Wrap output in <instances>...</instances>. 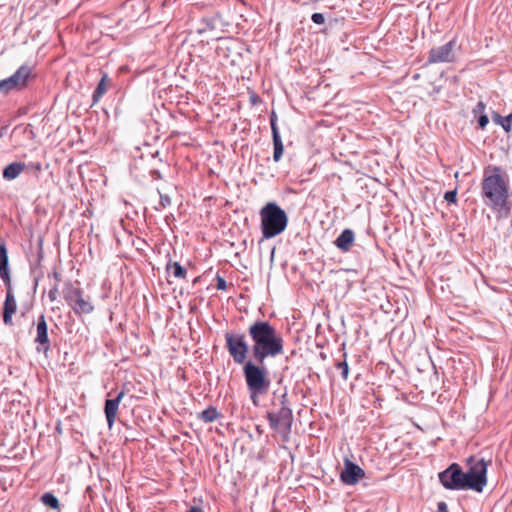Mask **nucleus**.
<instances>
[{
    "label": "nucleus",
    "mask_w": 512,
    "mask_h": 512,
    "mask_svg": "<svg viewBox=\"0 0 512 512\" xmlns=\"http://www.w3.org/2000/svg\"><path fill=\"white\" fill-rule=\"evenodd\" d=\"M483 203L500 216H508L511 210L509 178L499 166L489 165L483 171L481 182Z\"/></svg>",
    "instance_id": "nucleus-1"
},
{
    "label": "nucleus",
    "mask_w": 512,
    "mask_h": 512,
    "mask_svg": "<svg viewBox=\"0 0 512 512\" xmlns=\"http://www.w3.org/2000/svg\"><path fill=\"white\" fill-rule=\"evenodd\" d=\"M253 342L252 353L255 361L263 364L268 357L283 353L284 340L279 331L268 321L257 320L248 329Z\"/></svg>",
    "instance_id": "nucleus-2"
},
{
    "label": "nucleus",
    "mask_w": 512,
    "mask_h": 512,
    "mask_svg": "<svg viewBox=\"0 0 512 512\" xmlns=\"http://www.w3.org/2000/svg\"><path fill=\"white\" fill-rule=\"evenodd\" d=\"M261 232L264 239L274 238L285 231L288 225L286 212L275 202L266 203L259 212Z\"/></svg>",
    "instance_id": "nucleus-3"
},
{
    "label": "nucleus",
    "mask_w": 512,
    "mask_h": 512,
    "mask_svg": "<svg viewBox=\"0 0 512 512\" xmlns=\"http://www.w3.org/2000/svg\"><path fill=\"white\" fill-rule=\"evenodd\" d=\"M262 365L247 361L243 367L247 387L253 398L265 394L270 386L267 371Z\"/></svg>",
    "instance_id": "nucleus-4"
},
{
    "label": "nucleus",
    "mask_w": 512,
    "mask_h": 512,
    "mask_svg": "<svg viewBox=\"0 0 512 512\" xmlns=\"http://www.w3.org/2000/svg\"><path fill=\"white\" fill-rule=\"evenodd\" d=\"M64 298L77 315L90 314L94 310L90 297L85 296L80 288L71 284H68L64 289Z\"/></svg>",
    "instance_id": "nucleus-5"
},
{
    "label": "nucleus",
    "mask_w": 512,
    "mask_h": 512,
    "mask_svg": "<svg viewBox=\"0 0 512 512\" xmlns=\"http://www.w3.org/2000/svg\"><path fill=\"white\" fill-rule=\"evenodd\" d=\"M462 477L463 471L456 463L451 464L446 470L439 473L441 484L449 490H464Z\"/></svg>",
    "instance_id": "nucleus-6"
},
{
    "label": "nucleus",
    "mask_w": 512,
    "mask_h": 512,
    "mask_svg": "<svg viewBox=\"0 0 512 512\" xmlns=\"http://www.w3.org/2000/svg\"><path fill=\"white\" fill-rule=\"evenodd\" d=\"M456 47V39L453 38L442 46L433 47L429 51L428 63H451L455 61L454 49Z\"/></svg>",
    "instance_id": "nucleus-7"
},
{
    "label": "nucleus",
    "mask_w": 512,
    "mask_h": 512,
    "mask_svg": "<svg viewBox=\"0 0 512 512\" xmlns=\"http://www.w3.org/2000/svg\"><path fill=\"white\" fill-rule=\"evenodd\" d=\"M470 468L468 470L474 476L472 487L474 491L482 492L487 484V462L484 459L476 460L474 457H470L468 460Z\"/></svg>",
    "instance_id": "nucleus-8"
},
{
    "label": "nucleus",
    "mask_w": 512,
    "mask_h": 512,
    "mask_svg": "<svg viewBox=\"0 0 512 512\" xmlns=\"http://www.w3.org/2000/svg\"><path fill=\"white\" fill-rule=\"evenodd\" d=\"M226 343L228 350L233 357L234 361L238 364H243L246 360L248 346L244 341L243 336L228 337L226 336Z\"/></svg>",
    "instance_id": "nucleus-9"
},
{
    "label": "nucleus",
    "mask_w": 512,
    "mask_h": 512,
    "mask_svg": "<svg viewBox=\"0 0 512 512\" xmlns=\"http://www.w3.org/2000/svg\"><path fill=\"white\" fill-rule=\"evenodd\" d=\"M365 476V472L357 464L345 459L344 469L340 473V480L346 485H355Z\"/></svg>",
    "instance_id": "nucleus-10"
},
{
    "label": "nucleus",
    "mask_w": 512,
    "mask_h": 512,
    "mask_svg": "<svg viewBox=\"0 0 512 512\" xmlns=\"http://www.w3.org/2000/svg\"><path fill=\"white\" fill-rule=\"evenodd\" d=\"M35 342L42 347L43 351H47L50 347L47 322L43 314L37 320Z\"/></svg>",
    "instance_id": "nucleus-11"
},
{
    "label": "nucleus",
    "mask_w": 512,
    "mask_h": 512,
    "mask_svg": "<svg viewBox=\"0 0 512 512\" xmlns=\"http://www.w3.org/2000/svg\"><path fill=\"white\" fill-rule=\"evenodd\" d=\"M17 303L15 297L10 289V285L8 284V290L6 293V298L3 307V322L5 325L11 326L13 325L12 317L16 313Z\"/></svg>",
    "instance_id": "nucleus-12"
},
{
    "label": "nucleus",
    "mask_w": 512,
    "mask_h": 512,
    "mask_svg": "<svg viewBox=\"0 0 512 512\" xmlns=\"http://www.w3.org/2000/svg\"><path fill=\"white\" fill-rule=\"evenodd\" d=\"M271 428L286 437L291 431L293 418H265Z\"/></svg>",
    "instance_id": "nucleus-13"
},
{
    "label": "nucleus",
    "mask_w": 512,
    "mask_h": 512,
    "mask_svg": "<svg viewBox=\"0 0 512 512\" xmlns=\"http://www.w3.org/2000/svg\"><path fill=\"white\" fill-rule=\"evenodd\" d=\"M353 242H354V232L351 229H345L336 238L334 243L339 250H341L343 252H348L350 250Z\"/></svg>",
    "instance_id": "nucleus-14"
},
{
    "label": "nucleus",
    "mask_w": 512,
    "mask_h": 512,
    "mask_svg": "<svg viewBox=\"0 0 512 512\" xmlns=\"http://www.w3.org/2000/svg\"><path fill=\"white\" fill-rule=\"evenodd\" d=\"M30 74L31 69L28 66H21L11 77H9L12 87L21 88L25 86Z\"/></svg>",
    "instance_id": "nucleus-15"
},
{
    "label": "nucleus",
    "mask_w": 512,
    "mask_h": 512,
    "mask_svg": "<svg viewBox=\"0 0 512 512\" xmlns=\"http://www.w3.org/2000/svg\"><path fill=\"white\" fill-rule=\"evenodd\" d=\"M0 277L3 279L4 282L9 284L10 276L8 269V255L4 243L0 244Z\"/></svg>",
    "instance_id": "nucleus-16"
},
{
    "label": "nucleus",
    "mask_w": 512,
    "mask_h": 512,
    "mask_svg": "<svg viewBox=\"0 0 512 512\" xmlns=\"http://www.w3.org/2000/svg\"><path fill=\"white\" fill-rule=\"evenodd\" d=\"M26 168V165L22 162H13L5 167L3 171V178L6 180H14L17 178Z\"/></svg>",
    "instance_id": "nucleus-17"
},
{
    "label": "nucleus",
    "mask_w": 512,
    "mask_h": 512,
    "mask_svg": "<svg viewBox=\"0 0 512 512\" xmlns=\"http://www.w3.org/2000/svg\"><path fill=\"white\" fill-rule=\"evenodd\" d=\"M492 120L495 124L500 125L505 132L509 133L512 129V113L507 116H501L497 112L492 113Z\"/></svg>",
    "instance_id": "nucleus-18"
},
{
    "label": "nucleus",
    "mask_w": 512,
    "mask_h": 512,
    "mask_svg": "<svg viewBox=\"0 0 512 512\" xmlns=\"http://www.w3.org/2000/svg\"><path fill=\"white\" fill-rule=\"evenodd\" d=\"M109 78L107 74H103L100 82L98 83L94 93H93V103H97L100 98L106 93L109 86Z\"/></svg>",
    "instance_id": "nucleus-19"
},
{
    "label": "nucleus",
    "mask_w": 512,
    "mask_h": 512,
    "mask_svg": "<svg viewBox=\"0 0 512 512\" xmlns=\"http://www.w3.org/2000/svg\"><path fill=\"white\" fill-rule=\"evenodd\" d=\"M124 396L123 392H120L115 398L108 399L105 404V416H115L119 403Z\"/></svg>",
    "instance_id": "nucleus-20"
},
{
    "label": "nucleus",
    "mask_w": 512,
    "mask_h": 512,
    "mask_svg": "<svg viewBox=\"0 0 512 512\" xmlns=\"http://www.w3.org/2000/svg\"><path fill=\"white\" fill-rule=\"evenodd\" d=\"M273 145H274L273 159L275 162H278L281 159V157L283 155V151H284V146H283L279 132L274 133Z\"/></svg>",
    "instance_id": "nucleus-21"
},
{
    "label": "nucleus",
    "mask_w": 512,
    "mask_h": 512,
    "mask_svg": "<svg viewBox=\"0 0 512 512\" xmlns=\"http://www.w3.org/2000/svg\"><path fill=\"white\" fill-rule=\"evenodd\" d=\"M166 270L169 275L175 278H184L186 276V270L178 262H169Z\"/></svg>",
    "instance_id": "nucleus-22"
},
{
    "label": "nucleus",
    "mask_w": 512,
    "mask_h": 512,
    "mask_svg": "<svg viewBox=\"0 0 512 512\" xmlns=\"http://www.w3.org/2000/svg\"><path fill=\"white\" fill-rule=\"evenodd\" d=\"M41 501L44 505L52 509L59 508V501L52 493H44L41 497Z\"/></svg>",
    "instance_id": "nucleus-23"
},
{
    "label": "nucleus",
    "mask_w": 512,
    "mask_h": 512,
    "mask_svg": "<svg viewBox=\"0 0 512 512\" xmlns=\"http://www.w3.org/2000/svg\"><path fill=\"white\" fill-rule=\"evenodd\" d=\"M347 354L344 353V360L336 364V368L340 371L343 380H347L349 374V366L346 361Z\"/></svg>",
    "instance_id": "nucleus-24"
},
{
    "label": "nucleus",
    "mask_w": 512,
    "mask_h": 512,
    "mask_svg": "<svg viewBox=\"0 0 512 512\" xmlns=\"http://www.w3.org/2000/svg\"><path fill=\"white\" fill-rule=\"evenodd\" d=\"M462 479H463L462 482L464 484L463 485L464 486V490H468V489L474 490V487H472V483L474 481H476V480L474 479V476L471 473H469L468 471L467 472H463Z\"/></svg>",
    "instance_id": "nucleus-25"
},
{
    "label": "nucleus",
    "mask_w": 512,
    "mask_h": 512,
    "mask_svg": "<svg viewBox=\"0 0 512 512\" xmlns=\"http://www.w3.org/2000/svg\"><path fill=\"white\" fill-rule=\"evenodd\" d=\"M444 199L448 203H456L457 202V191L456 190L447 191L444 194Z\"/></svg>",
    "instance_id": "nucleus-26"
},
{
    "label": "nucleus",
    "mask_w": 512,
    "mask_h": 512,
    "mask_svg": "<svg viewBox=\"0 0 512 512\" xmlns=\"http://www.w3.org/2000/svg\"><path fill=\"white\" fill-rule=\"evenodd\" d=\"M313 23L322 25L325 23V17L322 13H313L311 16Z\"/></svg>",
    "instance_id": "nucleus-27"
},
{
    "label": "nucleus",
    "mask_w": 512,
    "mask_h": 512,
    "mask_svg": "<svg viewBox=\"0 0 512 512\" xmlns=\"http://www.w3.org/2000/svg\"><path fill=\"white\" fill-rule=\"evenodd\" d=\"M489 123V118L486 114H482L478 118V126L481 130H484Z\"/></svg>",
    "instance_id": "nucleus-28"
},
{
    "label": "nucleus",
    "mask_w": 512,
    "mask_h": 512,
    "mask_svg": "<svg viewBox=\"0 0 512 512\" xmlns=\"http://www.w3.org/2000/svg\"><path fill=\"white\" fill-rule=\"evenodd\" d=\"M11 89H13L11 83H10V80L9 78L5 79V80H2L0 81V91H3V92H8L10 91Z\"/></svg>",
    "instance_id": "nucleus-29"
},
{
    "label": "nucleus",
    "mask_w": 512,
    "mask_h": 512,
    "mask_svg": "<svg viewBox=\"0 0 512 512\" xmlns=\"http://www.w3.org/2000/svg\"><path fill=\"white\" fill-rule=\"evenodd\" d=\"M160 207L161 208H166L167 206H169L171 204V199L168 195H164V194H161L160 193Z\"/></svg>",
    "instance_id": "nucleus-30"
},
{
    "label": "nucleus",
    "mask_w": 512,
    "mask_h": 512,
    "mask_svg": "<svg viewBox=\"0 0 512 512\" xmlns=\"http://www.w3.org/2000/svg\"><path fill=\"white\" fill-rule=\"evenodd\" d=\"M485 108H486L485 103H484V102H482V101H479V102L476 104V106L474 107V109H473V113H474L475 115H476V114H480V115H482V114H484V110H485Z\"/></svg>",
    "instance_id": "nucleus-31"
},
{
    "label": "nucleus",
    "mask_w": 512,
    "mask_h": 512,
    "mask_svg": "<svg viewBox=\"0 0 512 512\" xmlns=\"http://www.w3.org/2000/svg\"><path fill=\"white\" fill-rule=\"evenodd\" d=\"M200 416L207 417V416H217V415H216L215 409L213 407H210V408H207L204 411H202Z\"/></svg>",
    "instance_id": "nucleus-32"
},
{
    "label": "nucleus",
    "mask_w": 512,
    "mask_h": 512,
    "mask_svg": "<svg viewBox=\"0 0 512 512\" xmlns=\"http://www.w3.org/2000/svg\"><path fill=\"white\" fill-rule=\"evenodd\" d=\"M436 512H449L448 511V506L446 504V502L444 501H440L437 503V511Z\"/></svg>",
    "instance_id": "nucleus-33"
},
{
    "label": "nucleus",
    "mask_w": 512,
    "mask_h": 512,
    "mask_svg": "<svg viewBox=\"0 0 512 512\" xmlns=\"http://www.w3.org/2000/svg\"><path fill=\"white\" fill-rule=\"evenodd\" d=\"M273 116H274V114L271 116L270 125H271V130H272V137L274 138V133L279 132V131H278V127H277L276 121Z\"/></svg>",
    "instance_id": "nucleus-34"
},
{
    "label": "nucleus",
    "mask_w": 512,
    "mask_h": 512,
    "mask_svg": "<svg viewBox=\"0 0 512 512\" xmlns=\"http://www.w3.org/2000/svg\"><path fill=\"white\" fill-rule=\"evenodd\" d=\"M115 420H119V422L122 423L125 426L127 425L125 422L122 421V418H106L107 424H108L110 429L112 428V425H113Z\"/></svg>",
    "instance_id": "nucleus-35"
},
{
    "label": "nucleus",
    "mask_w": 512,
    "mask_h": 512,
    "mask_svg": "<svg viewBox=\"0 0 512 512\" xmlns=\"http://www.w3.org/2000/svg\"><path fill=\"white\" fill-rule=\"evenodd\" d=\"M56 294H57V287H54L53 289H51L48 292V297H49L50 301H55L56 300Z\"/></svg>",
    "instance_id": "nucleus-36"
},
{
    "label": "nucleus",
    "mask_w": 512,
    "mask_h": 512,
    "mask_svg": "<svg viewBox=\"0 0 512 512\" xmlns=\"http://www.w3.org/2000/svg\"><path fill=\"white\" fill-rule=\"evenodd\" d=\"M217 288L224 290V278L219 275L217 276Z\"/></svg>",
    "instance_id": "nucleus-37"
},
{
    "label": "nucleus",
    "mask_w": 512,
    "mask_h": 512,
    "mask_svg": "<svg viewBox=\"0 0 512 512\" xmlns=\"http://www.w3.org/2000/svg\"><path fill=\"white\" fill-rule=\"evenodd\" d=\"M279 416H283V417L292 416V411L288 408H282Z\"/></svg>",
    "instance_id": "nucleus-38"
},
{
    "label": "nucleus",
    "mask_w": 512,
    "mask_h": 512,
    "mask_svg": "<svg viewBox=\"0 0 512 512\" xmlns=\"http://www.w3.org/2000/svg\"><path fill=\"white\" fill-rule=\"evenodd\" d=\"M187 512H203V509L199 506H192Z\"/></svg>",
    "instance_id": "nucleus-39"
},
{
    "label": "nucleus",
    "mask_w": 512,
    "mask_h": 512,
    "mask_svg": "<svg viewBox=\"0 0 512 512\" xmlns=\"http://www.w3.org/2000/svg\"><path fill=\"white\" fill-rule=\"evenodd\" d=\"M205 422H211L213 421L215 418H212V417H209V418H202Z\"/></svg>",
    "instance_id": "nucleus-40"
},
{
    "label": "nucleus",
    "mask_w": 512,
    "mask_h": 512,
    "mask_svg": "<svg viewBox=\"0 0 512 512\" xmlns=\"http://www.w3.org/2000/svg\"><path fill=\"white\" fill-rule=\"evenodd\" d=\"M56 429L60 431V422L59 421L56 424Z\"/></svg>",
    "instance_id": "nucleus-41"
},
{
    "label": "nucleus",
    "mask_w": 512,
    "mask_h": 512,
    "mask_svg": "<svg viewBox=\"0 0 512 512\" xmlns=\"http://www.w3.org/2000/svg\"><path fill=\"white\" fill-rule=\"evenodd\" d=\"M267 416H268V417H271V416H274V415H273V414H271V413H267Z\"/></svg>",
    "instance_id": "nucleus-42"
}]
</instances>
